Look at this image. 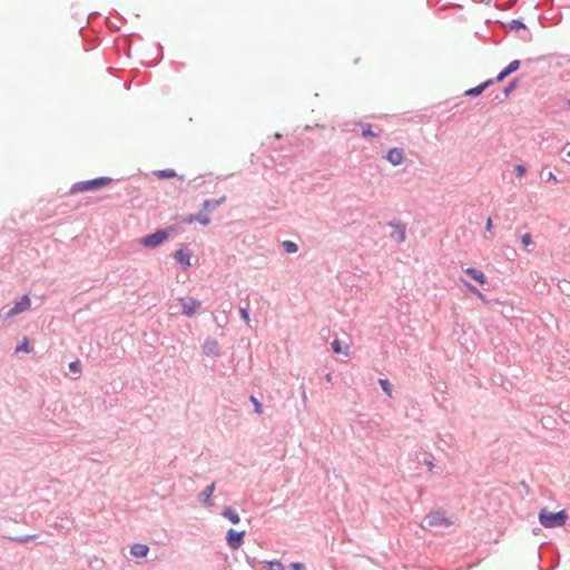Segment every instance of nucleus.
<instances>
[{
  "mask_svg": "<svg viewBox=\"0 0 570 570\" xmlns=\"http://www.w3.org/2000/svg\"><path fill=\"white\" fill-rule=\"evenodd\" d=\"M539 522L544 528H559L566 524L569 514L566 510L551 512L547 508H542L538 514Z\"/></svg>",
  "mask_w": 570,
  "mask_h": 570,
  "instance_id": "obj_1",
  "label": "nucleus"
},
{
  "mask_svg": "<svg viewBox=\"0 0 570 570\" xmlns=\"http://www.w3.org/2000/svg\"><path fill=\"white\" fill-rule=\"evenodd\" d=\"M112 181V178L100 176L92 179L80 180L75 183L70 188V194L83 193V191H95L104 188L108 184Z\"/></svg>",
  "mask_w": 570,
  "mask_h": 570,
  "instance_id": "obj_2",
  "label": "nucleus"
},
{
  "mask_svg": "<svg viewBox=\"0 0 570 570\" xmlns=\"http://www.w3.org/2000/svg\"><path fill=\"white\" fill-rule=\"evenodd\" d=\"M169 237V230L166 228H158L154 233L147 234L139 239V244L146 248H157Z\"/></svg>",
  "mask_w": 570,
  "mask_h": 570,
  "instance_id": "obj_3",
  "label": "nucleus"
},
{
  "mask_svg": "<svg viewBox=\"0 0 570 570\" xmlns=\"http://www.w3.org/2000/svg\"><path fill=\"white\" fill-rule=\"evenodd\" d=\"M30 304H31V301H30L29 295L28 294L22 295L20 297V299L14 302L12 307H10L7 311L1 309L0 320L6 321V320H9L18 314L26 312L27 309H29Z\"/></svg>",
  "mask_w": 570,
  "mask_h": 570,
  "instance_id": "obj_4",
  "label": "nucleus"
},
{
  "mask_svg": "<svg viewBox=\"0 0 570 570\" xmlns=\"http://www.w3.org/2000/svg\"><path fill=\"white\" fill-rule=\"evenodd\" d=\"M497 23L509 30H522L523 33L520 36V38L524 42H530L532 40V32L528 29L521 18L512 19L510 22L497 21Z\"/></svg>",
  "mask_w": 570,
  "mask_h": 570,
  "instance_id": "obj_5",
  "label": "nucleus"
},
{
  "mask_svg": "<svg viewBox=\"0 0 570 570\" xmlns=\"http://www.w3.org/2000/svg\"><path fill=\"white\" fill-rule=\"evenodd\" d=\"M178 302L181 306V314L187 317L194 316L202 305L200 301L191 296L179 297Z\"/></svg>",
  "mask_w": 570,
  "mask_h": 570,
  "instance_id": "obj_6",
  "label": "nucleus"
},
{
  "mask_svg": "<svg viewBox=\"0 0 570 570\" xmlns=\"http://www.w3.org/2000/svg\"><path fill=\"white\" fill-rule=\"evenodd\" d=\"M245 534H246L245 530L237 531L235 529H229L225 535L228 547L233 550L240 548L242 544L244 543Z\"/></svg>",
  "mask_w": 570,
  "mask_h": 570,
  "instance_id": "obj_7",
  "label": "nucleus"
},
{
  "mask_svg": "<svg viewBox=\"0 0 570 570\" xmlns=\"http://www.w3.org/2000/svg\"><path fill=\"white\" fill-rule=\"evenodd\" d=\"M387 226L392 227L394 230L391 233L390 237L392 240L401 244L406 238V225L400 220H391L387 223Z\"/></svg>",
  "mask_w": 570,
  "mask_h": 570,
  "instance_id": "obj_8",
  "label": "nucleus"
},
{
  "mask_svg": "<svg viewBox=\"0 0 570 570\" xmlns=\"http://www.w3.org/2000/svg\"><path fill=\"white\" fill-rule=\"evenodd\" d=\"M176 262L180 265L183 269H187L191 266L190 258L193 256V252L188 249L186 246L180 247L173 254Z\"/></svg>",
  "mask_w": 570,
  "mask_h": 570,
  "instance_id": "obj_9",
  "label": "nucleus"
},
{
  "mask_svg": "<svg viewBox=\"0 0 570 570\" xmlns=\"http://www.w3.org/2000/svg\"><path fill=\"white\" fill-rule=\"evenodd\" d=\"M203 352L207 356L219 357L222 355V348L217 340L207 337L203 344Z\"/></svg>",
  "mask_w": 570,
  "mask_h": 570,
  "instance_id": "obj_10",
  "label": "nucleus"
},
{
  "mask_svg": "<svg viewBox=\"0 0 570 570\" xmlns=\"http://www.w3.org/2000/svg\"><path fill=\"white\" fill-rule=\"evenodd\" d=\"M385 159L393 166H399L404 161V150L400 147H392L386 153Z\"/></svg>",
  "mask_w": 570,
  "mask_h": 570,
  "instance_id": "obj_11",
  "label": "nucleus"
},
{
  "mask_svg": "<svg viewBox=\"0 0 570 570\" xmlns=\"http://www.w3.org/2000/svg\"><path fill=\"white\" fill-rule=\"evenodd\" d=\"M428 523L431 527H449L452 522L444 515L443 512L436 511L428 515Z\"/></svg>",
  "mask_w": 570,
  "mask_h": 570,
  "instance_id": "obj_12",
  "label": "nucleus"
},
{
  "mask_svg": "<svg viewBox=\"0 0 570 570\" xmlns=\"http://www.w3.org/2000/svg\"><path fill=\"white\" fill-rule=\"evenodd\" d=\"M521 61L515 59L505 66L495 77V81H503L508 76L515 72L520 68Z\"/></svg>",
  "mask_w": 570,
  "mask_h": 570,
  "instance_id": "obj_13",
  "label": "nucleus"
},
{
  "mask_svg": "<svg viewBox=\"0 0 570 570\" xmlns=\"http://www.w3.org/2000/svg\"><path fill=\"white\" fill-rule=\"evenodd\" d=\"M215 491V482L207 485L199 494L198 501L203 502L207 507H212L214 504L212 500V495Z\"/></svg>",
  "mask_w": 570,
  "mask_h": 570,
  "instance_id": "obj_14",
  "label": "nucleus"
},
{
  "mask_svg": "<svg viewBox=\"0 0 570 570\" xmlns=\"http://www.w3.org/2000/svg\"><path fill=\"white\" fill-rule=\"evenodd\" d=\"M464 273L480 285H484L488 282L484 273L475 267H468Z\"/></svg>",
  "mask_w": 570,
  "mask_h": 570,
  "instance_id": "obj_15",
  "label": "nucleus"
},
{
  "mask_svg": "<svg viewBox=\"0 0 570 570\" xmlns=\"http://www.w3.org/2000/svg\"><path fill=\"white\" fill-rule=\"evenodd\" d=\"M226 202V196L223 195L217 199H206L203 203V210H207L209 214L213 213L216 208H218L222 204Z\"/></svg>",
  "mask_w": 570,
  "mask_h": 570,
  "instance_id": "obj_16",
  "label": "nucleus"
},
{
  "mask_svg": "<svg viewBox=\"0 0 570 570\" xmlns=\"http://www.w3.org/2000/svg\"><path fill=\"white\" fill-rule=\"evenodd\" d=\"M220 514L233 524H238L240 522L239 514L233 507H224Z\"/></svg>",
  "mask_w": 570,
  "mask_h": 570,
  "instance_id": "obj_17",
  "label": "nucleus"
},
{
  "mask_svg": "<svg viewBox=\"0 0 570 570\" xmlns=\"http://www.w3.org/2000/svg\"><path fill=\"white\" fill-rule=\"evenodd\" d=\"M149 552V547L145 543H134L130 548V554L135 558H145Z\"/></svg>",
  "mask_w": 570,
  "mask_h": 570,
  "instance_id": "obj_18",
  "label": "nucleus"
},
{
  "mask_svg": "<svg viewBox=\"0 0 570 570\" xmlns=\"http://www.w3.org/2000/svg\"><path fill=\"white\" fill-rule=\"evenodd\" d=\"M362 129V136L365 138H375L379 137V132H374L371 124L358 122Z\"/></svg>",
  "mask_w": 570,
  "mask_h": 570,
  "instance_id": "obj_19",
  "label": "nucleus"
},
{
  "mask_svg": "<svg viewBox=\"0 0 570 570\" xmlns=\"http://www.w3.org/2000/svg\"><path fill=\"white\" fill-rule=\"evenodd\" d=\"M195 219L203 226L210 224L209 213L207 210H203V208L197 214H195Z\"/></svg>",
  "mask_w": 570,
  "mask_h": 570,
  "instance_id": "obj_20",
  "label": "nucleus"
},
{
  "mask_svg": "<svg viewBox=\"0 0 570 570\" xmlns=\"http://www.w3.org/2000/svg\"><path fill=\"white\" fill-rule=\"evenodd\" d=\"M155 175L159 179H169L177 176L176 171L170 168L157 170L155 171Z\"/></svg>",
  "mask_w": 570,
  "mask_h": 570,
  "instance_id": "obj_21",
  "label": "nucleus"
},
{
  "mask_svg": "<svg viewBox=\"0 0 570 570\" xmlns=\"http://www.w3.org/2000/svg\"><path fill=\"white\" fill-rule=\"evenodd\" d=\"M282 248L287 254H295L298 250L297 244L292 240H284L282 243Z\"/></svg>",
  "mask_w": 570,
  "mask_h": 570,
  "instance_id": "obj_22",
  "label": "nucleus"
},
{
  "mask_svg": "<svg viewBox=\"0 0 570 570\" xmlns=\"http://www.w3.org/2000/svg\"><path fill=\"white\" fill-rule=\"evenodd\" d=\"M377 383L381 386V389L383 390V392L389 397H391L392 396V391H393L391 382L387 379H379Z\"/></svg>",
  "mask_w": 570,
  "mask_h": 570,
  "instance_id": "obj_23",
  "label": "nucleus"
},
{
  "mask_svg": "<svg viewBox=\"0 0 570 570\" xmlns=\"http://www.w3.org/2000/svg\"><path fill=\"white\" fill-rule=\"evenodd\" d=\"M38 537H39V534H24V535L10 537L9 540L17 542V543H23L29 540H35Z\"/></svg>",
  "mask_w": 570,
  "mask_h": 570,
  "instance_id": "obj_24",
  "label": "nucleus"
},
{
  "mask_svg": "<svg viewBox=\"0 0 570 570\" xmlns=\"http://www.w3.org/2000/svg\"><path fill=\"white\" fill-rule=\"evenodd\" d=\"M30 351H31V348H30V343H29L28 337H23V340L16 346V350H14L16 353H19V352L29 353Z\"/></svg>",
  "mask_w": 570,
  "mask_h": 570,
  "instance_id": "obj_25",
  "label": "nucleus"
},
{
  "mask_svg": "<svg viewBox=\"0 0 570 570\" xmlns=\"http://www.w3.org/2000/svg\"><path fill=\"white\" fill-rule=\"evenodd\" d=\"M519 85V78H514L508 82L503 89V95L508 97Z\"/></svg>",
  "mask_w": 570,
  "mask_h": 570,
  "instance_id": "obj_26",
  "label": "nucleus"
},
{
  "mask_svg": "<svg viewBox=\"0 0 570 570\" xmlns=\"http://www.w3.org/2000/svg\"><path fill=\"white\" fill-rule=\"evenodd\" d=\"M249 401L250 403L253 404V407H254V412L258 415H261L263 413V405L262 403L259 402V400L255 396V395H250L249 396Z\"/></svg>",
  "mask_w": 570,
  "mask_h": 570,
  "instance_id": "obj_27",
  "label": "nucleus"
},
{
  "mask_svg": "<svg viewBox=\"0 0 570 570\" xmlns=\"http://www.w3.org/2000/svg\"><path fill=\"white\" fill-rule=\"evenodd\" d=\"M483 87L480 85L473 87V88H470L468 89L464 95L468 96V97H478L480 96L482 92H483Z\"/></svg>",
  "mask_w": 570,
  "mask_h": 570,
  "instance_id": "obj_28",
  "label": "nucleus"
},
{
  "mask_svg": "<svg viewBox=\"0 0 570 570\" xmlns=\"http://www.w3.org/2000/svg\"><path fill=\"white\" fill-rule=\"evenodd\" d=\"M464 285L466 289L474 294L475 296L480 297L481 299L485 298V296L478 289V287L471 284L470 282L464 281Z\"/></svg>",
  "mask_w": 570,
  "mask_h": 570,
  "instance_id": "obj_29",
  "label": "nucleus"
},
{
  "mask_svg": "<svg viewBox=\"0 0 570 570\" xmlns=\"http://www.w3.org/2000/svg\"><path fill=\"white\" fill-rule=\"evenodd\" d=\"M268 570H284V566L279 560L265 561Z\"/></svg>",
  "mask_w": 570,
  "mask_h": 570,
  "instance_id": "obj_30",
  "label": "nucleus"
},
{
  "mask_svg": "<svg viewBox=\"0 0 570 570\" xmlns=\"http://www.w3.org/2000/svg\"><path fill=\"white\" fill-rule=\"evenodd\" d=\"M331 348H332V352H333L334 354H341V353H343L342 344H341V342H340L337 338H335V340L331 343Z\"/></svg>",
  "mask_w": 570,
  "mask_h": 570,
  "instance_id": "obj_31",
  "label": "nucleus"
},
{
  "mask_svg": "<svg viewBox=\"0 0 570 570\" xmlns=\"http://www.w3.org/2000/svg\"><path fill=\"white\" fill-rule=\"evenodd\" d=\"M68 367L71 373L79 374L81 372V365L79 361L70 362Z\"/></svg>",
  "mask_w": 570,
  "mask_h": 570,
  "instance_id": "obj_32",
  "label": "nucleus"
},
{
  "mask_svg": "<svg viewBox=\"0 0 570 570\" xmlns=\"http://www.w3.org/2000/svg\"><path fill=\"white\" fill-rule=\"evenodd\" d=\"M239 315H240V318L245 322V323H249L250 318H249V309L248 307H240L239 308Z\"/></svg>",
  "mask_w": 570,
  "mask_h": 570,
  "instance_id": "obj_33",
  "label": "nucleus"
},
{
  "mask_svg": "<svg viewBox=\"0 0 570 570\" xmlns=\"http://www.w3.org/2000/svg\"><path fill=\"white\" fill-rule=\"evenodd\" d=\"M521 244H522L524 247H528V246H530L531 244H533V239H532L531 234H523V235L521 236Z\"/></svg>",
  "mask_w": 570,
  "mask_h": 570,
  "instance_id": "obj_34",
  "label": "nucleus"
},
{
  "mask_svg": "<svg viewBox=\"0 0 570 570\" xmlns=\"http://www.w3.org/2000/svg\"><path fill=\"white\" fill-rule=\"evenodd\" d=\"M514 169H515V175L518 177H522L527 173V168L522 164H518Z\"/></svg>",
  "mask_w": 570,
  "mask_h": 570,
  "instance_id": "obj_35",
  "label": "nucleus"
},
{
  "mask_svg": "<svg viewBox=\"0 0 570 570\" xmlns=\"http://www.w3.org/2000/svg\"><path fill=\"white\" fill-rule=\"evenodd\" d=\"M289 570H306V567L302 562H292L288 567Z\"/></svg>",
  "mask_w": 570,
  "mask_h": 570,
  "instance_id": "obj_36",
  "label": "nucleus"
},
{
  "mask_svg": "<svg viewBox=\"0 0 570 570\" xmlns=\"http://www.w3.org/2000/svg\"><path fill=\"white\" fill-rule=\"evenodd\" d=\"M493 228L492 219L489 217L485 222V232L491 233Z\"/></svg>",
  "mask_w": 570,
  "mask_h": 570,
  "instance_id": "obj_37",
  "label": "nucleus"
},
{
  "mask_svg": "<svg viewBox=\"0 0 570 570\" xmlns=\"http://www.w3.org/2000/svg\"><path fill=\"white\" fill-rule=\"evenodd\" d=\"M183 222L188 224L196 222L195 214L186 216L185 218H183Z\"/></svg>",
  "mask_w": 570,
  "mask_h": 570,
  "instance_id": "obj_38",
  "label": "nucleus"
},
{
  "mask_svg": "<svg viewBox=\"0 0 570 570\" xmlns=\"http://www.w3.org/2000/svg\"><path fill=\"white\" fill-rule=\"evenodd\" d=\"M493 79H488L483 82H481V86L483 87V90H485L488 87H490L493 83Z\"/></svg>",
  "mask_w": 570,
  "mask_h": 570,
  "instance_id": "obj_39",
  "label": "nucleus"
},
{
  "mask_svg": "<svg viewBox=\"0 0 570 570\" xmlns=\"http://www.w3.org/2000/svg\"><path fill=\"white\" fill-rule=\"evenodd\" d=\"M424 464L428 465L430 470L434 468V463L431 460H424Z\"/></svg>",
  "mask_w": 570,
  "mask_h": 570,
  "instance_id": "obj_40",
  "label": "nucleus"
},
{
  "mask_svg": "<svg viewBox=\"0 0 570 570\" xmlns=\"http://www.w3.org/2000/svg\"><path fill=\"white\" fill-rule=\"evenodd\" d=\"M325 380H326L327 382H331V381H332V374H331V373H327V374L325 375Z\"/></svg>",
  "mask_w": 570,
  "mask_h": 570,
  "instance_id": "obj_41",
  "label": "nucleus"
},
{
  "mask_svg": "<svg viewBox=\"0 0 570 570\" xmlns=\"http://www.w3.org/2000/svg\"><path fill=\"white\" fill-rule=\"evenodd\" d=\"M564 107L567 109H570V99H567L566 102H564Z\"/></svg>",
  "mask_w": 570,
  "mask_h": 570,
  "instance_id": "obj_42",
  "label": "nucleus"
},
{
  "mask_svg": "<svg viewBox=\"0 0 570 570\" xmlns=\"http://www.w3.org/2000/svg\"><path fill=\"white\" fill-rule=\"evenodd\" d=\"M548 177H549V179L557 180V177L552 173H549Z\"/></svg>",
  "mask_w": 570,
  "mask_h": 570,
  "instance_id": "obj_43",
  "label": "nucleus"
},
{
  "mask_svg": "<svg viewBox=\"0 0 570 570\" xmlns=\"http://www.w3.org/2000/svg\"><path fill=\"white\" fill-rule=\"evenodd\" d=\"M302 389H303V400H306V393H305L304 386H302Z\"/></svg>",
  "mask_w": 570,
  "mask_h": 570,
  "instance_id": "obj_44",
  "label": "nucleus"
},
{
  "mask_svg": "<svg viewBox=\"0 0 570 570\" xmlns=\"http://www.w3.org/2000/svg\"><path fill=\"white\" fill-rule=\"evenodd\" d=\"M157 48L160 52H163V47L159 43H157Z\"/></svg>",
  "mask_w": 570,
  "mask_h": 570,
  "instance_id": "obj_45",
  "label": "nucleus"
},
{
  "mask_svg": "<svg viewBox=\"0 0 570 570\" xmlns=\"http://www.w3.org/2000/svg\"><path fill=\"white\" fill-rule=\"evenodd\" d=\"M567 156L570 157V149L567 151Z\"/></svg>",
  "mask_w": 570,
  "mask_h": 570,
  "instance_id": "obj_46",
  "label": "nucleus"
}]
</instances>
